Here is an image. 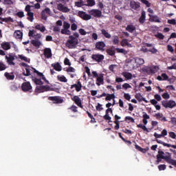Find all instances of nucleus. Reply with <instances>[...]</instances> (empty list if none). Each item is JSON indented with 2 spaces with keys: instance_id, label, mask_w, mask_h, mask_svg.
Instances as JSON below:
<instances>
[{
  "instance_id": "nucleus-23",
  "label": "nucleus",
  "mask_w": 176,
  "mask_h": 176,
  "mask_svg": "<svg viewBox=\"0 0 176 176\" xmlns=\"http://www.w3.org/2000/svg\"><path fill=\"white\" fill-rule=\"evenodd\" d=\"M150 19L149 21H154L155 23H161L160 18L156 15H151V14H148Z\"/></svg>"
},
{
  "instance_id": "nucleus-52",
  "label": "nucleus",
  "mask_w": 176,
  "mask_h": 176,
  "mask_svg": "<svg viewBox=\"0 0 176 176\" xmlns=\"http://www.w3.org/2000/svg\"><path fill=\"white\" fill-rule=\"evenodd\" d=\"M19 58H21V60L25 61V63H30V58H28L23 55H19Z\"/></svg>"
},
{
  "instance_id": "nucleus-14",
  "label": "nucleus",
  "mask_w": 176,
  "mask_h": 176,
  "mask_svg": "<svg viewBox=\"0 0 176 176\" xmlns=\"http://www.w3.org/2000/svg\"><path fill=\"white\" fill-rule=\"evenodd\" d=\"M96 48L100 52H104L105 43L104 41H98L96 43Z\"/></svg>"
},
{
  "instance_id": "nucleus-24",
  "label": "nucleus",
  "mask_w": 176,
  "mask_h": 176,
  "mask_svg": "<svg viewBox=\"0 0 176 176\" xmlns=\"http://www.w3.org/2000/svg\"><path fill=\"white\" fill-rule=\"evenodd\" d=\"M121 46H127L128 47H133V45L129 43V40L126 38H123L120 43Z\"/></svg>"
},
{
  "instance_id": "nucleus-10",
  "label": "nucleus",
  "mask_w": 176,
  "mask_h": 176,
  "mask_svg": "<svg viewBox=\"0 0 176 176\" xmlns=\"http://www.w3.org/2000/svg\"><path fill=\"white\" fill-rule=\"evenodd\" d=\"M90 16H94V17H101L102 12L100 10H91L88 11Z\"/></svg>"
},
{
  "instance_id": "nucleus-7",
  "label": "nucleus",
  "mask_w": 176,
  "mask_h": 176,
  "mask_svg": "<svg viewBox=\"0 0 176 176\" xmlns=\"http://www.w3.org/2000/svg\"><path fill=\"white\" fill-rule=\"evenodd\" d=\"M52 14V11L50 8H47L41 12V19L42 20H47V17Z\"/></svg>"
},
{
  "instance_id": "nucleus-49",
  "label": "nucleus",
  "mask_w": 176,
  "mask_h": 176,
  "mask_svg": "<svg viewBox=\"0 0 176 176\" xmlns=\"http://www.w3.org/2000/svg\"><path fill=\"white\" fill-rule=\"evenodd\" d=\"M68 109H69L70 111H72V112L76 113L78 112V107L75 106V105H72V107H69Z\"/></svg>"
},
{
  "instance_id": "nucleus-29",
  "label": "nucleus",
  "mask_w": 176,
  "mask_h": 176,
  "mask_svg": "<svg viewBox=\"0 0 176 176\" xmlns=\"http://www.w3.org/2000/svg\"><path fill=\"white\" fill-rule=\"evenodd\" d=\"M100 31L104 38H107V39H111V34L108 32V31L105 30V29H102Z\"/></svg>"
},
{
  "instance_id": "nucleus-59",
  "label": "nucleus",
  "mask_w": 176,
  "mask_h": 176,
  "mask_svg": "<svg viewBox=\"0 0 176 176\" xmlns=\"http://www.w3.org/2000/svg\"><path fill=\"white\" fill-rule=\"evenodd\" d=\"M31 8H32V6L27 5L25 8V12H27V13H31Z\"/></svg>"
},
{
  "instance_id": "nucleus-32",
  "label": "nucleus",
  "mask_w": 176,
  "mask_h": 176,
  "mask_svg": "<svg viewBox=\"0 0 176 176\" xmlns=\"http://www.w3.org/2000/svg\"><path fill=\"white\" fill-rule=\"evenodd\" d=\"M4 76H6L8 80H13L14 79V74H13V73L9 74L8 72H6L4 74Z\"/></svg>"
},
{
  "instance_id": "nucleus-20",
  "label": "nucleus",
  "mask_w": 176,
  "mask_h": 176,
  "mask_svg": "<svg viewBox=\"0 0 176 176\" xmlns=\"http://www.w3.org/2000/svg\"><path fill=\"white\" fill-rule=\"evenodd\" d=\"M154 118H156L157 120H161V122H167V118L163 116V113H157L154 115Z\"/></svg>"
},
{
  "instance_id": "nucleus-3",
  "label": "nucleus",
  "mask_w": 176,
  "mask_h": 176,
  "mask_svg": "<svg viewBox=\"0 0 176 176\" xmlns=\"http://www.w3.org/2000/svg\"><path fill=\"white\" fill-rule=\"evenodd\" d=\"M162 105L164 107V108H170V109H173V108H175L176 107V102L174 100H162Z\"/></svg>"
},
{
  "instance_id": "nucleus-51",
  "label": "nucleus",
  "mask_w": 176,
  "mask_h": 176,
  "mask_svg": "<svg viewBox=\"0 0 176 176\" xmlns=\"http://www.w3.org/2000/svg\"><path fill=\"white\" fill-rule=\"evenodd\" d=\"M155 38H157L158 39H164V35L162 33H157L155 34Z\"/></svg>"
},
{
  "instance_id": "nucleus-2",
  "label": "nucleus",
  "mask_w": 176,
  "mask_h": 176,
  "mask_svg": "<svg viewBox=\"0 0 176 176\" xmlns=\"http://www.w3.org/2000/svg\"><path fill=\"white\" fill-rule=\"evenodd\" d=\"M36 93H45V91H54V88L50 87V85H41L36 87Z\"/></svg>"
},
{
  "instance_id": "nucleus-54",
  "label": "nucleus",
  "mask_w": 176,
  "mask_h": 176,
  "mask_svg": "<svg viewBox=\"0 0 176 176\" xmlns=\"http://www.w3.org/2000/svg\"><path fill=\"white\" fill-rule=\"evenodd\" d=\"M16 16L19 17V19H23V17H24V16H25L24 12L19 11V12H16Z\"/></svg>"
},
{
  "instance_id": "nucleus-62",
  "label": "nucleus",
  "mask_w": 176,
  "mask_h": 176,
  "mask_svg": "<svg viewBox=\"0 0 176 176\" xmlns=\"http://www.w3.org/2000/svg\"><path fill=\"white\" fill-rule=\"evenodd\" d=\"M78 32L79 34H80V35H86V34H87V32L85 30V29H79L78 30Z\"/></svg>"
},
{
  "instance_id": "nucleus-19",
  "label": "nucleus",
  "mask_w": 176,
  "mask_h": 176,
  "mask_svg": "<svg viewBox=\"0 0 176 176\" xmlns=\"http://www.w3.org/2000/svg\"><path fill=\"white\" fill-rule=\"evenodd\" d=\"M14 36L16 39L21 41V39H23V32L21 30H15L14 32Z\"/></svg>"
},
{
  "instance_id": "nucleus-48",
  "label": "nucleus",
  "mask_w": 176,
  "mask_h": 176,
  "mask_svg": "<svg viewBox=\"0 0 176 176\" xmlns=\"http://www.w3.org/2000/svg\"><path fill=\"white\" fill-rule=\"evenodd\" d=\"M113 45H119V36H114L113 37Z\"/></svg>"
},
{
  "instance_id": "nucleus-25",
  "label": "nucleus",
  "mask_w": 176,
  "mask_h": 176,
  "mask_svg": "<svg viewBox=\"0 0 176 176\" xmlns=\"http://www.w3.org/2000/svg\"><path fill=\"white\" fill-rule=\"evenodd\" d=\"M31 43L33 46H35V47H41V46H42V42L39 40H32Z\"/></svg>"
},
{
  "instance_id": "nucleus-50",
  "label": "nucleus",
  "mask_w": 176,
  "mask_h": 176,
  "mask_svg": "<svg viewBox=\"0 0 176 176\" xmlns=\"http://www.w3.org/2000/svg\"><path fill=\"white\" fill-rule=\"evenodd\" d=\"M142 3H144V5H146L147 8H150L151 3L148 0H139Z\"/></svg>"
},
{
  "instance_id": "nucleus-5",
  "label": "nucleus",
  "mask_w": 176,
  "mask_h": 176,
  "mask_svg": "<svg viewBox=\"0 0 176 176\" xmlns=\"http://www.w3.org/2000/svg\"><path fill=\"white\" fill-rule=\"evenodd\" d=\"M48 100L53 101V104H63L64 99L61 96H49Z\"/></svg>"
},
{
  "instance_id": "nucleus-21",
  "label": "nucleus",
  "mask_w": 176,
  "mask_h": 176,
  "mask_svg": "<svg viewBox=\"0 0 176 176\" xmlns=\"http://www.w3.org/2000/svg\"><path fill=\"white\" fill-rule=\"evenodd\" d=\"M102 97H106V101H111V100H112L111 98V94H106L105 92H104L100 96H96V98H102Z\"/></svg>"
},
{
  "instance_id": "nucleus-4",
  "label": "nucleus",
  "mask_w": 176,
  "mask_h": 176,
  "mask_svg": "<svg viewBox=\"0 0 176 176\" xmlns=\"http://www.w3.org/2000/svg\"><path fill=\"white\" fill-rule=\"evenodd\" d=\"M5 58L8 65H15L14 60L17 58V56L13 54H9L5 56Z\"/></svg>"
},
{
  "instance_id": "nucleus-45",
  "label": "nucleus",
  "mask_w": 176,
  "mask_h": 176,
  "mask_svg": "<svg viewBox=\"0 0 176 176\" xmlns=\"http://www.w3.org/2000/svg\"><path fill=\"white\" fill-rule=\"evenodd\" d=\"M103 119H104V120H109V122H112V121L111 120L112 118L109 116V113H108V111H106V114L103 116Z\"/></svg>"
},
{
  "instance_id": "nucleus-53",
  "label": "nucleus",
  "mask_w": 176,
  "mask_h": 176,
  "mask_svg": "<svg viewBox=\"0 0 176 176\" xmlns=\"http://www.w3.org/2000/svg\"><path fill=\"white\" fill-rule=\"evenodd\" d=\"M166 167L167 166H166V164H160L158 166V170L160 171H164V170H166Z\"/></svg>"
},
{
  "instance_id": "nucleus-56",
  "label": "nucleus",
  "mask_w": 176,
  "mask_h": 176,
  "mask_svg": "<svg viewBox=\"0 0 176 176\" xmlns=\"http://www.w3.org/2000/svg\"><path fill=\"white\" fill-rule=\"evenodd\" d=\"M54 32H60L61 31V28L58 25H55L53 27Z\"/></svg>"
},
{
  "instance_id": "nucleus-30",
  "label": "nucleus",
  "mask_w": 176,
  "mask_h": 176,
  "mask_svg": "<svg viewBox=\"0 0 176 176\" xmlns=\"http://www.w3.org/2000/svg\"><path fill=\"white\" fill-rule=\"evenodd\" d=\"M73 86L75 87L76 91L78 92L82 90V82H80L79 80L77 82V84H74Z\"/></svg>"
},
{
  "instance_id": "nucleus-28",
  "label": "nucleus",
  "mask_w": 176,
  "mask_h": 176,
  "mask_svg": "<svg viewBox=\"0 0 176 176\" xmlns=\"http://www.w3.org/2000/svg\"><path fill=\"white\" fill-rule=\"evenodd\" d=\"M30 67H25V70L23 69V75L24 76H31V69Z\"/></svg>"
},
{
  "instance_id": "nucleus-26",
  "label": "nucleus",
  "mask_w": 176,
  "mask_h": 176,
  "mask_svg": "<svg viewBox=\"0 0 176 176\" xmlns=\"http://www.w3.org/2000/svg\"><path fill=\"white\" fill-rule=\"evenodd\" d=\"M85 5H86V3L83 0H78L74 2V6H76L77 8H82V6H85Z\"/></svg>"
},
{
  "instance_id": "nucleus-41",
  "label": "nucleus",
  "mask_w": 176,
  "mask_h": 176,
  "mask_svg": "<svg viewBox=\"0 0 176 176\" xmlns=\"http://www.w3.org/2000/svg\"><path fill=\"white\" fill-rule=\"evenodd\" d=\"M33 82L35 83V85H39V86L43 85V82L39 78H32Z\"/></svg>"
},
{
  "instance_id": "nucleus-16",
  "label": "nucleus",
  "mask_w": 176,
  "mask_h": 176,
  "mask_svg": "<svg viewBox=\"0 0 176 176\" xmlns=\"http://www.w3.org/2000/svg\"><path fill=\"white\" fill-rule=\"evenodd\" d=\"M32 68V71L33 70L34 72H35V74H37L38 76H40V78H41V79L43 80H44V82H45V83H49V80H46V77H45V75H43V73L39 72L38 70L35 69V68L34 67H31Z\"/></svg>"
},
{
  "instance_id": "nucleus-35",
  "label": "nucleus",
  "mask_w": 176,
  "mask_h": 176,
  "mask_svg": "<svg viewBox=\"0 0 176 176\" xmlns=\"http://www.w3.org/2000/svg\"><path fill=\"white\" fill-rule=\"evenodd\" d=\"M107 53L109 56H115V47H111L107 50Z\"/></svg>"
},
{
  "instance_id": "nucleus-37",
  "label": "nucleus",
  "mask_w": 176,
  "mask_h": 176,
  "mask_svg": "<svg viewBox=\"0 0 176 176\" xmlns=\"http://www.w3.org/2000/svg\"><path fill=\"white\" fill-rule=\"evenodd\" d=\"M60 34H63V35H71V30L69 29H66L65 28H63L60 30Z\"/></svg>"
},
{
  "instance_id": "nucleus-6",
  "label": "nucleus",
  "mask_w": 176,
  "mask_h": 176,
  "mask_svg": "<svg viewBox=\"0 0 176 176\" xmlns=\"http://www.w3.org/2000/svg\"><path fill=\"white\" fill-rule=\"evenodd\" d=\"M56 8L60 12H63V13H69V12H71V9L68 8L67 6L61 3H58Z\"/></svg>"
},
{
  "instance_id": "nucleus-15",
  "label": "nucleus",
  "mask_w": 176,
  "mask_h": 176,
  "mask_svg": "<svg viewBox=\"0 0 176 176\" xmlns=\"http://www.w3.org/2000/svg\"><path fill=\"white\" fill-rule=\"evenodd\" d=\"M92 60L97 61L98 63H101L102 60H104V55L102 54H92L91 56Z\"/></svg>"
},
{
  "instance_id": "nucleus-38",
  "label": "nucleus",
  "mask_w": 176,
  "mask_h": 176,
  "mask_svg": "<svg viewBox=\"0 0 176 176\" xmlns=\"http://www.w3.org/2000/svg\"><path fill=\"white\" fill-rule=\"evenodd\" d=\"M126 30L129 32H133L134 31H135V26L133 25H128L126 28Z\"/></svg>"
},
{
  "instance_id": "nucleus-44",
  "label": "nucleus",
  "mask_w": 176,
  "mask_h": 176,
  "mask_svg": "<svg viewBox=\"0 0 176 176\" xmlns=\"http://www.w3.org/2000/svg\"><path fill=\"white\" fill-rule=\"evenodd\" d=\"M125 122H127V123H135V120L134 118H133V117L131 116H126L125 117Z\"/></svg>"
},
{
  "instance_id": "nucleus-18",
  "label": "nucleus",
  "mask_w": 176,
  "mask_h": 176,
  "mask_svg": "<svg viewBox=\"0 0 176 176\" xmlns=\"http://www.w3.org/2000/svg\"><path fill=\"white\" fill-rule=\"evenodd\" d=\"M35 30H37V31H40V32H45L46 31V27L43 25L42 23H36L35 25Z\"/></svg>"
},
{
  "instance_id": "nucleus-55",
  "label": "nucleus",
  "mask_w": 176,
  "mask_h": 176,
  "mask_svg": "<svg viewBox=\"0 0 176 176\" xmlns=\"http://www.w3.org/2000/svg\"><path fill=\"white\" fill-rule=\"evenodd\" d=\"M96 111L101 112V111L104 109V108H102V104L98 103V105L96 107Z\"/></svg>"
},
{
  "instance_id": "nucleus-1",
  "label": "nucleus",
  "mask_w": 176,
  "mask_h": 176,
  "mask_svg": "<svg viewBox=\"0 0 176 176\" xmlns=\"http://www.w3.org/2000/svg\"><path fill=\"white\" fill-rule=\"evenodd\" d=\"M69 39L66 43L67 47L69 49H74V47H76V45H78V38H75L74 36H69Z\"/></svg>"
},
{
  "instance_id": "nucleus-12",
  "label": "nucleus",
  "mask_w": 176,
  "mask_h": 176,
  "mask_svg": "<svg viewBox=\"0 0 176 176\" xmlns=\"http://www.w3.org/2000/svg\"><path fill=\"white\" fill-rule=\"evenodd\" d=\"M12 43H13L12 42H6L4 41L1 44V49L3 50H10V49H12Z\"/></svg>"
},
{
  "instance_id": "nucleus-13",
  "label": "nucleus",
  "mask_w": 176,
  "mask_h": 176,
  "mask_svg": "<svg viewBox=\"0 0 176 176\" xmlns=\"http://www.w3.org/2000/svg\"><path fill=\"white\" fill-rule=\"evenodd\" d=\"M72 101L75 102V104L79 107L80 108L83 109V105H82V100H80V98L78 96H74L73 98H72Z\"/></svg>"
},
{
  "instance_id": "nucleus-60",
  "label": "nucleus",
  "mask_w": 176,
  "mask_h": 176,
  "mask_svg": "<svg viewBox=\"0 0 176 176\" xmlns=\"http://www.w3.org/2000/svg\"><path fill=\"white\" fill-rule=\"evenodd\" d=\"M64 64L65 65H68L69 67H71V62L69 61V59H68L67 58H65Z\"/></svg>"
},
{
  "instance_id": "nucleus-34",
  "label": "nucleus",
  "mask_w": 176,
  "mask_h": 176,
  "mask_svg": "<svg viewBox=\"0 0 176 176\" xmlns=\"http://www.w3.org/2000/svg\"><path fill=\"white\" fill-rule=\"evenodd\" d=\"M146 16V13L145 12V11H142V16H140V18L139 19V22L141 24H144V23H145Z\"/></svg>"
},
{
  "instance_id": "nucleus-33",
  "label": "nucleus",
  "mask_w": 176,
  "mask_h": 176,
  "mask_svg": "<svg viewBox=\"0 0 176 176\" xmlns=\"http://www.w3.org/2000/svg\"><path fill=\"white\" fill-rule=\"evenodd\" d=\"M135 97L138 101H144V102H148V100H146L145 98H143L141 94H136Z\"/></svg>"
},
{
  "instance_id": "nucleus-57",
  "label": "nucleus",
  "mask_w": 176,
  "mask_h": 176,
  "mask_svg": "<svg viewBox=\"0 0 176 176\" xmlns=\"http://www.w3.org/2000/svg\"><path fill=\"white\" fill-rule=\"evenodd\" d=\"M116 50L117 53H122L123 54H126V50L123 48H116Z\"/></svg>"
},
{
  "instance_id": "nucleus-9",
  "label": "nucleus",
  "mask_w": 176,
  "mask_h": 176,
  "mask_svg": "<svg viewBox=\"0 0 176 176\" xmlns=\"http://www.w3.org/2000/svg\"><path fill=\"white\" fill-rule=\"evenodd\" d=\"M28 36L34 38V39H36V41H38L37 39H41V38H42V34H41V33H36L35 30H30Z\"/></svg>"
},
{
  "instance_id": "nucleus-58",
  "label": "nucleus",
  "mask_w": 176,
  "mask_h": 176,
  "mask_svg": "<svg viewBox=\"0 0 176 176\" xmlns=\"http://www.w3.org/2000/svg\"><path fill=\"white\" fill-rule=\"evenodd\" d=\"M70 28H71V25L68 23V22L67 21L63 22V28L69 30Z\"/></svg>"
},
{
  "instance_id": "nucleus-36",
  "label": "nucleus",
  "mask_w": 176,
  "mask_h": 176,
  "mask_svg": "<svg viewBox=\"0 0 176 176\" xmlns=\"http://www.w3.org/2000/svg\"><path fill=\"white\" fill-rule=\"evenodd\" d=\"M135 62L136 63V65L138 67L140 65H142L144 64V63H145V61L144 60V59L141 58H137L135 60Z\"/></svg>"
},
{
  "instance_id": "nucleus-63",
  "label": "nucleus",
  "mask_w": 176,
  "mask_h": 176,
  "mask_svg": "<svg viewBox=\"0 0 176 176\" xmlns=\"http://www.w3.org/2000/svg\"><path fill=\"white\" fill-rule=\"evenodd\" d=\"M168 23L172 24V25H175L176 20L175 19H169V20H168Z\"/></svg>"
},
{
  "instance_id": "nucleus-8",
  "label": "nucleus",
  "mask_w": 176,
  "mask_h": 176,
  "mask_svg": "<svg viewBox=\"0 0 176 176\" xmlns=\"http://www.w3.org/2000/svg\"><path fill=\"white\" fill-rule=\"evenodd\" d=\"M78 16L80 17V19H82V20H85V21L91 19V15L88 14L83 11H78Z\"/></svg>"
},
{
  "instance_id": "nucleus-46",
  "label": "nucleus",
  "mask_w": 176,
  "mask_h": 176,
  "mask_svg": "<svg viewBox=\"0 0 176 176\" xmlns=\"http://www.w3.org/2000/svg\"><path fill=\"white\" fill-rule=\"evenodd\" d=\"M94 5H96V1L87 0V6H94Z\"/></svg>"
},
{
  "instance_id": "nucleus-42",
  "label": "nucleus",
  "mask_w": 176,
  "mask_h": 176,
  "mask_svg": "<svg viewBox=\"0 0 176 176\" xmlns=\"http://www.w3.org/2000/svg\"><path fill=\"white\" fill-rule=\"evenodd\" d=\"M58 80H59L60 82H63L64 83H67V78H65V76H58Z\"/></svg>"
},
{
  "instance_id": "nucleus-40",
  "label": "nucleus",
  "mask_w": 176,
  "mask_h": 176,
  "mask_svg": "<svg viewBox=\"0 0 176 176\" xmlns=\"http://www.w3.org/2000/svg\"><path fill=\"white\" fill-rule=\"evenodd\" d=\"M27 16H28V20L29 21H31V23H32V21H34V12H28Z\"/></svg>"
},
{
  "instance_id": "nucleus-11",
  "label": "nucleus",
  "mask_w": 176,
  "mask_h": 176,
  "mask_svg": "<svg viewBox=\"0 0 176 176\" xmlns=\"http://www.w3.org/2000/svg\"><path fill=\"white\" fill-rule=\"evenodd\" d=\"M21 89L23 91H30V90H32V86L30 82H25L22 84Z\"/></svg>"
},
{
  "instance_id": "nucleus-64",
  "label": "nucleus",
  "mask_w": 176,
  "mask_h": 176,
  "mask_svg": "<svg viewBox=\"0 0 176 176\" xmlns=\"http://www.w3.org/2000/svg\"><path fill=\"white\" fill-rule=\"evenodd\" d=\"M169 137H170V138H173V140H175L176 138V134L174 132H169Z\"/></svg>"
},
{
  "instance_id": "nucleus-47",
  "label": "nucleus",
  "mask_w": 176,
  "mask_h": 176,
  "mask_svg": "<svg viewBox=\"0 0 176 176\" xmlns=\"http://www.w3.org/2000/svg\"><path fill=\"white\" fill-rule=\"evenodd\" d=\"M2 21H4L5 23H13L14 22L13 19L10 16L2 19Z\"/></svg>"
},
{
  "instance_id": "nucleus-43",
  "label": "nucleus",
  "mask_w": 176,
  "mask_h": 176,
  "mask_svg": "<svg viewBox=\"0 0 176 176\" xmlns=\"http://www.w3.org/2000/svg\"><path fill=\"white\" fill-rule=\"evenodd\" d=\"M96 80L98 82H96L97 86H100V83H104V78L102 76H98Z\"/></svg>"
},
{
  "instance_id": "nucleus-17",
  "label": "nucleus",
  "mask_w": 176,
  "mask_h": 176,
  "mask_svg": "<svg viewBox=\"0 0 176 176\" xmlns=\"http://www.w3.org/2000/svg\"><path fill=\"white\" fill-rule=\"evenodd\" d=\"M146 71L148 75H151V74H156V72H157V71H159V67H147Z\"/></svg>"
},
{
  "instance_id": "nucleus-22",
  "label": "nucleus",
  "mask_w": 176,
  "mask_h": 176,
  "mask_svg": "<svg viewBox=\"0 0 176 176\" xmlns=\"http://www.w3.org/2000/svg\"><path fill=\"white\" fill-rule=\"evenodd\" d=\"M43 54L45 58H52V50L50 48H45L43 52Z\"/></svg>"
},
{
  "instance_id": "nucleus-39",
  "label": "nucleus",
  "mask_w": 176,
  "mask_h": 176,
  "mask_svg": "<svg viewBox=\"0 0 176 176\" xmlns=\"http://www.w3.org/2000/svg\"><path fill=\"white\" fill-rule=\"evenodd\" d=\"M135 149H137L140 152H142V153H146V149L142 148L138 144H135Z\"/></svg>"
},
{
  "instance_id": "nucleus-61",
  "label": "nucleus",
  "mask_w": 176,
  "mask_h": 176,
  "mask_svg": "<svg viewBox=\"0 0 176 176\" xmlns=\"http://www.w3.org/2000/svg\"><path fill=\"white\" fill-rule=\"evenodd\" d=\"M162 98L164 99V100H168V98H170V95L166 92V93H164L162 94Z\"/></svg>"
},
{
  "instance_id": "nucleus-31",
  "label": "nucleus",
  "mask_w": 176,
  "mask_h": 176,
  "mask_svg": "<svg viewBox=\"0 0 176 176\" xmlns=\"http://www.w3.org/2000/svg\"><path fill=\"white\" fill-rule=\"evenodd\" d=\"M122 75L124 76L127 79V80H130V79L133 78V74L131 73H129L127 72H124L122 73Z\"/></svg>"
},
{
  "instance_id": "nucleus-27",
  "label": "nucleus",
  "mask_w": 176,
  "mask_h": 176,
  "mask_svg": "<svg viewBox=\"0 0 176 176\" xmlns=\"http://www.w3.org/2000/svg\"><path fill=\"white\" fill-rule=\"evenodd\" d=\"M130 6L132 9H135V10H138L140 9V3L135 1H131L130 3Z\"/></svg>"
}]
</instances>
